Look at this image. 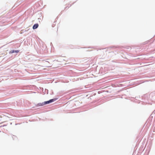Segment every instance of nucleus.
I'll use <instances>...</instances> for the list:
<instances>
[{"label":"nucleus","instance_id":"1","mask_svg":"<svg viewBox=\"0 0 155 155\" xmlns=\"http://www.w3.org/2000/svg\"><path fill=\"white\" fill-rule=\"evenodd\" d=\"M42 66L45 67H51V65L48 61H43L42 62Z\"/></svg>","mask_w":155,"mask_h":155},{"label":"nucleus","instance_id":"2","mask_svg":"<svg viewBox=\"0 0 155 155\" xmlns=\"http://www.w3.org/2000/svg\"><path fill=\"white\" fill-rule=\"evenodd\" d=\"M54 101V99H51L48 101H45V102H44V105H45V104H48L50 103L53 102Z\"/></svg>","mask_w":155,"mask_h":155},{"label":"nucleus","instance_id":"3","mask_svg":"<svg viewBox=\"0 0 155 155\" xmlns=\"http://www.w3.org/2000/svg\"><path fill=\"white\" fill-rule=\"evenodd\" d=\"M38 24H35L33 26V28L34 29H35L37 28H38Z\"/></svg>","mask_w":155,"mask_h":155},{"label":"nucleus","instance_id":"4","mask_svg":"<svg viewBox=\"0 0 155 155\" xmlns=\"http://www.w3.org/2000/svg\"><path fill=\"white\" fill-rule=\"evenodd\" d=\"M18 52H19V51H18V50H15V51L13 50V51H12V52H11L12 53H13L14 52L18 53Z\"/></svg>","mask_w":155,"mask_h":155},{"label":"nucleus","instance_id":"5","mask_svg":"<svg viewBox=\"0 0 155 155\" xmlns=\"http://www.w3.org/2000/svg\"><path fill=\"white\" fill-rule=\"evenodd\" d=\"M38 105L39 106H43V105H44V103H40L38 104Z\"/></svg>","mask_w":155,"mask_h":155},{"label":"nucleus","instance_id":"6","mask_svg":"<svg viewBox=\"0 0 155 155\" xmlns=\"http://www.w3.org/2000/svg\"><path fill=\"white\" fill-rule=\"evenodd\" d=\"M1 120H0V121H1Z\"/></svg>","mask_w":155,"mask_h":155}]
</instances>
